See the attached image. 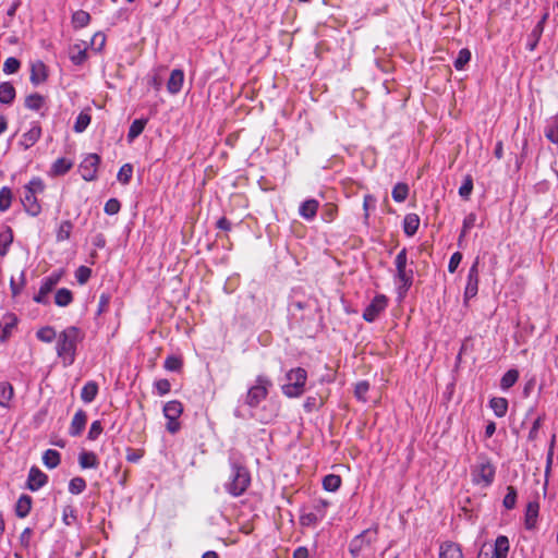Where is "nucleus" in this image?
<instances>
[{
  "label": "nucleus",
  "instance_id": "f8f14e48",
  "mask_svg": "<svg viewBox=\"0 0 558 558\" xmlns=\"http://www.w3.org/2000/svg\"><path fill=\"white\" fill-rule=\"evenodd\" d=\"M60 277L58 275H51L45 278L40 284L39 291L36 295H34V301L36 303L46 304L47 295L53 290V288L59 282Z\"/></svg>",
  "mask_w": 558,
  "mask_h": 558
},
{
  "label": "nucleus",
  "instance_id": "58836bf2",
  "mask_svg": "<svg viewBox=\"0 0 558 558\" xmlns=\"http://www.w3.org/2000/svg\"><path fill=\"white\" fill-rule=\"evenodd\" d=\"M73 300L72 292L69 289L62 288L56 292L54 303L58 306H68Z\"/></svg>",
  "mask_w": 558,
  "mask_h": 558
},
{
  "label": "nucleus",
  "instance_id": "7ed1b4c3",
  "mask_svg": "<svg viewBox=\"0 0 558 558\" xmlns=\"http://www.w3.org/2000/svg\"><path fill=\"white\" fill-rule=\"evenodd\" d=\"M377 538L378 531L376 527L366 529L353 537L349 545V553L352 558H359L362 555L372 553L373 545L377 542Z\"/></svg>",
  "mask_w": 558,
  "mask_h": 558
},
{
  "label": "nucleus",
  "instance_id": "338daca9",
  "mask_svg": "<svg viewBox=\"0 0 558 558\" xmlns=\"http://www.w3.org/2000/svg\"><path fill=\"white\" fill-rule=\"evenodd\" d=\"M102 432V426L100 421H94L90 425L89 432H88V439L95 440L98 438V436Z\"/></svg>",
  "mask_w": 558,
  "mask_h": 558
},
{
  "label": "nucleus",
  "instance_id": "49530a36",
  "mask_svg": "<svg viewBox=\"0 0 558 558\" xmlns=\"http://www.w3.org/2000/svg\"><path fill=\"white\" fill-rule=\"evenodd\" d=\"M86 488V482L83 477H73L69 483V492L73 495L83 493Z\"/></svg>",
  "mask_w": 558,
  "mask_h": 558
},
{
  "label": "nucleus",
  "instance_id": "6e6552de",
  "mask_svg": "<svg viewBox=\"0 0 558 558\" xmlns=\"http://www.w3.org/2000/svg\"><path fill=\"white\" fill-rule=\"evenodd\" d=\"M163 415L168 420L166 429L170 434H177L181 429L179 417L183 412V404L179 400L168 401L163 407Z\"/></svg>",
  "mask_w": 558,
  "mask_h": 558
},
{
  "label": "nucleus",
  "instance_id": "c03bdc74",
  "mask_svg": "<svg viewBox=\"0 0 558 558\" xmlns=\"http://www.w3.org/2000/svg\"><path fill=\"white\" fill-rule=\"evenodd\" d=\"M470 60H471L470 50L466 48H463L459 51L458 57L456 58V60L453 62V65L458 71H461L470 62Z\"/></svg>",
  "mask_w": 558,
  "mask_h": 558
},
{
  "label": "nucleus",
  "instance_id": "ddd939ff",
  "mask_svg": "<svg viewBox=\"0 0 558 558\" xmlns=\"http://www.w3.org/2000/svg\"><path fill=\"white\" fill-rule=\"evenodd\" d=\"M48 482V476L36 466H32L27 478V488L36 492L45 486Z\"/></svg>",
  "mask_w": 558,
  "mask_h": 558
},
{
  "label": "nucleus",
  "instance_id": "20e7f679",
  "mask_svg": "<svg viewBox=\"0 0 558 558\" xmlns=\"http://www.w3.org/2000/svg\"><path fill=\"white\" fill-rule=\"evenodd\" d=\"M272 386L271 380L265 375H258L255 384L251 386L245 396V404L250 408H256L268 396V390Z\"/></svg>",
  "mask_w": 558,
  "mask_h": 558
},
{
  "label": "nucleus",
  "instance_id": "f3484780",
  "mask_svg": "<svg viewBox=\"0 0 558 558\" xmlns=\"http://www.w3.org/2000/svg\"><path fill=\"white\" fill-rule=\"evenodd\" d=\"M547 19V14H545L542 20L534 26L532 32L527 36L526 41V49L530 51L535 50L537 47V44L542 37L543 31H544V24Z\"/></svg>",
  "mask_w": 558,
  "mask_h": 558
},
{
  "label": "nucleus",
  "instance_id": "e433bc0d",
  "mask_svg": "<svg viewBox=\"0 0 558 558\" xmlns=\"http://www.w3.org/2000/svg\"><path fill=\"white\" fill-rule=\"evenodd\" d=\"M519 372L517 369H509L506 372L500 379V388L502 390L510 389L518 380Z\"/></svg>",
  "mask_w": 558,
  "mask_h": 558
},
{
  "label": "nucleus",
  "instance_id": "37998d69",
  "mask_svg": "<svg viewBox=\"0 0 558 558\" xmlns=\"http://www.w3.org/2000/svg\"><path fill=\"white\" fill-rule=\"evenodd\" d=\"M409 194V186L405 183H397L392 189V198L398 202L402 203L407 199Z\"/></svg>",
  "mask_w": 558,
  "mask_h": 558
},
{
  "label": "nucleus",
  "instance_id": "4c0bfd02",
  "mask_svg": "<svg viewBox=\"0 0 558 558\" xmlns=\"http://www.w3.org/2000/svg\"><path fill=\"white\" fill-rule=\"evenodd\" d=\"M13 193L12 190L8 186H3L0 189V211H7L12 204Z\"/></svg>",
  "mask_w": 558,
  "mask_h": 558
},
{
  "label": "nucleus",
  "instance_id": "5701e85b",
  "mask_svg": "<svg viewBox=\"0 0 558 558\" xmlns=\"http://www.w3.org/2000/svg\"><path fill=\"white\" fill-rule=\"evenodd\" d=\"M510 549L509 539L505 535H499L493 546L492 556L494 558H507Z\"/></svg>",
  "mask_w": 558,
  "mask_h": 558
},
{
  "label": "nucleus",
  "instance_id": "09e8293b",
  "mask_svg": "<svg viewBox=\"0 0 558 558\" xmlns=\"http://www.w3.org/2000/svg\"><path fill=\"white\" fill-rule=\"evenodd\" d=\"M517 502V490L513 486L507 487V494L504 498V506L506 509H513Z\"/></svg>",
  "mask_w": 558,
  "mask_h": 558
},
{
  "label": "nucleus",
  "instance_id": "bf43d9fd",
  "mask_svg": "<svg viewBox=\"0 0 558 558\" xmlns=\"http://www.w3.org/2000/svg\"><path fill=\"white\" fill-rule=\"evenodd\" d=\"M24 284H25V274H24V271H22L20 274V281L19 282H16L14 280V278H11L10 288H11L13 296H16L22 291Z\"/></svg>",
  "mask_w": 558,
  "mask_h": 558
},
{
  "label": "nucleus",
  "instance_id": "dca6fc26",
  "mask_svg": "<svg viewBox=\"0 0 558 558\" xmlns=\"http://www.w3.org/2000/svg\"><path fill=\"white\" fill-rule=\"evenodd\" d=\"M87 422V414L84 410H78L71 422L69 434L73 437H76L82 434L85 428Z\"/></svg>",
  "mask_w": 558,
  "mask_h": 558
},
{
  "label": "nucleus",
  "instance_id": "4d7b16f0",
  "mask_svg": "<svg viewBox=\"0 0 558 558\" xmlns=\"http://www.w3.org/2000/svg\"><path fill=\"white\" fill-rule=\"evenodd\" d=\"M163 366L167 371L177 372L182 367V361L177 356L170 355L166 359Z\"/></svg>",
  "mask_w": 558,
  "mask_h": 558
},
{
  "label": "nucleus",
  "instance_id": "1a4fd4ad",
  "mask_svg": "<svg viewBox=\"0 0 558 558\" xmlns=\"http://www.w3.org/2000/svg\"><path fill=\"white\" fill-rule=\"evenodd\" d=\"M478 264L480 260L476 258L472 266L469 269L466 284L464 289V303H468L471 299L476 296L478 292V282H480V274H478Z\"/></svg>",
  "mask_w": 558,
  "mask_h": 558
},
{
  "label": "nucleus",
  "instance_id": "a878e982",
  "mask_svg": "<svg viewBox=\"0 0 558 558\" xmlns=\"http://www.w3.org/2000/svg\"><path fill=\"white\" fill-rule=\"evenodd\" d=\"M32 509V497L28 495H21L15 504V514L19 518L28 515Z\"/></svg>",
  "mask_w": 558,
  "mask_h": 558
},
{
  "label": "nucleus",
  "instance_id": "69168bd1",
  "mask_svg": "<svg viewBox=\"0 0 558 558\" xmlns=\"http://www.w3.org/2000/svg\"><path fill=\"white\" fill-rule=\"evenodd\" d=\"M462 260V254L460 252H456L451 255L448 264V270L449 272L453 274L457 268L459 267L460 263Z\"/></svg>",
  "mask_w": 558,
  "mask_h": 558
},
{
  "label": "nucleus",
  "instance_id": "c9c22d12",
  "mask_svg": "<svg viewBox=\"0 0 558 558\" xmlns=\"http://www.w3.org/2000/svg\"><path fill=\"white\" fill-rule=\"evenodd\" d=\"M90 15L84 10H77L72 15V24L74 28H82L89 24Z\"/></svg>",
  "mask_w": 558,
  "mask_h": 558
},
{
  "label": "nucleus",
  "instance_id": "a19ab883",
  "mask_svg": "<svg viewBox=\"0 0 558 558\" xmlns=\"http://www.w3.org/2000/svg\"><path fill=\"white\" fill-rule=\"evenodd\" d=\"M341 485V477L337 474H328L323 478V487L328 492H336Z\"/></svg>",
  "mask_w": 558,
  "mask_h": 558
},
{
  "label": "nucleus",
  "instance_id": "79ce46f5",
  "mask_svg": "<svg viewBox=\"0 0 558 558\" xmlns=\"http://www.w3.org/2000/svg\"><path fill=\"white\" fill-rule=\"evenodd\" d=\"M73 166V162L66 158H58L52 165V171L57 175L66 173Z\"/></svg>",
  "mask_w": 558,
  "mask_h": 558
},
{
  "label": "nucleus",
  "instance_id": "f704fd0d",
  "mask_svg": "<svg viewBox=\"0 0 558 558\" xmlns=\"http://www.w3.org/2000/svg\"><path fill=\"white\" fill-rule=\"evenodd\" d=\"M73 230V223L70 220H64L60 223L57 233L56 240L57 242H63L70 239Z\"/></svg>",
  "mask_w": 558,
  "mask_h": 558
},
{
  "label": "nucleus",
  "instance_id": "a211bd4d",
  "mask_svg": "<svg viewBox=\"0 0 558 558\" xmlns=\"http://www.w3.org/2000/svg\"><path fill=\"white\" fill-rule=\"evenodd\" d=\"M22 204L25 211L32 217L38 216L41 211V206L38 203L36 194L24 192V196L22 197Z\"/></svg>",
  "mask_w": 558,
  "mask_h": 558
},
{
  "label": "nucleus",
  "instance_id": "8fccbe9b",
  "mask_svg": "<svg viewBox=\"0 0 558 558\" xmlns=\"http://www.w3.org/2000/svg\"><path fill=\"white\" fill-rule=\"evenodd\" d=\"M9 322L4 324L2 327V331L0 333V342H5L9 337L11 336L12 329L16 325V317L15 316H9Z\"/></svg>",
  "mask_w": 558,
  "mask_h": 558
},
{
  "label": "nucleus",
  "instance_id": "9b49d317",
  "mask_svg": "<svg viewBox=\"0 0 558 558\" xmlns=\"http://www.w3.org/2000/svg\"><path fill=\"white\" fill-rule=\"evenodd\" d=\"M387 306V298L385 295H376L373 301L366 306L363 318L372 323Z\"/></svg>",
  "mask_w": 558,
  "mask_h": 558
},
{
  "label": "nucleus",
  "instance_id": "4be33fe9",
  "mask_svg": "<svg viewBox=\"0 0 558 558\" xmlns=\"http://www.w3.org/2000/svg\"><path fill=\"white\" fill-rule=\"evenodd\" d=\"M319 207L318 201L310 198L304 201L299 208L300 216L305 220H313Z\"/></svg>",
  "mask_w": 558,
  "mask_h": 558
},
{
  "label": "nucleus",
  "instance_id": "423d86ee",
  "mask_svg": "<svg viewBox=\"0 0 558 558\" xmlns=\"http://www.w3.org/2000/svg\"><path fill=\"white\" fill-rule=\"evenodd\" d=\"M395 265L397 270L396 277L401 282V288L408 291L413 283L414 271L412 267H408V252L405 247L397 254Z\"/></svg>",
  "mask_w": 558,
  "mask_h": 558
},
{
  "label": "nucleus",
  "instance_id": "6e6d98bb",
  "mask_svg": "<svg viewBox=\"0 0 558 558\" xmlns=\"http://www.w3.org/2000/svg\"><path fill=\"white\" fill-rule=\"evenodd\" d=\"M369 390V384L367 381H360L355 385L354 395L359 400L366 401V393Z\"/></svg>",
  "mask_w": 558,
  "mask_h": 558
},
{
  "label": "nucleus",
  "instance_id": "0eeeda50",
  "mask_svg": "<svg viewBox=\"0 0 558 558\" xmlns=\"http://www.w3.org/2000/svg\"><path fill=\"white\" fill-rule=\"evenodd\" d=\"M495 466L487 458H480L472 470V481L476 485L489 486L495 478Z\"/></svg>",
  "mask_w": 558,
  "mask_h": 558
},
{
  "label": "nucleus",
  "instance_id": "7c9ffc66",
  "mask_svg": "<svg viewBox=\"0 0 558 558\" xmlns=\"http://www.w3.org/2000/svg\"><path fill=\"white\" fill-rule=\"evenodd\" d=\"M97 392H98L97 384L95 381H88L82 388L81 399L85 403H90L96 398Z\"/></svg>",
  "mask_w": 558,
  "mask_h": 558
},
{
  "label": "nucleus",
  "instance_id": "39448f33",
  "mask_svg": "<svg viewBox=\"0 0 558 558\" xmlns=\"http://www.w3.org/2000/svg\"><path fill=\"white\" fill-rule=\"evenodd\" d=\"M288 384L282 386V392L289 398L300 397L304 391L307 379V373L302 367H296L288 372Z\"/></svg>",
  "mask_w": 558,
  "mask_h": 558
},
{
  "label": "nucleus",
  "instance_id": "393cba45",
  "mask_svg": "<svg viewBox=\"0 0 558 558\" xmlns=\"http://www.w3.org/2000/svg\"><path fill=\"white\" fill-rule=\"evenodd\" d=\"M78 464L82 469H97L98 458L93 451H82L78 456Z\"/></svg>",
  "mask_w": 558,
  "mask_h": 558
},
{
  "label": "nucleus",
  "instance_id": "412c9836",
  "mask_svg": "<svg viewBox=\"0 0 558 558\" xmlns=\"http://www.w3.org/2000/svg\"><path fill=\"white\" fill-rule=\"evenodd\" d=\"M439 558H464L460 545L445 542L439 546Z\"/></svg>",
  "mask_w": 558,
  "mask_h": 558
},
{
  "label": "nucleus",
  "instance_id": "cd10ccee",
  "mask_svg": "<svg viewBox=\"0 0 558 558\" xmlns=\"http://www.w3.org/2000/svg\"><path fill=\"white\" fill-rule=\"evenodd\" d=\"M13 239L11 227H5V229L0 232V257H4L8 254Z\"/></svg>",
  "mask_w": 558,
  "mask_h": 558
},
{
  "label": "nucleus",
  "instance_id": "13d9d810",
  "mask_svg": "<svg viewBox=\"0 0 558 558\" xmlns=\"http://www.w3.org/2000/svg\"><path fill=\"white\" fill-rule=\"evenodd\" d=\"M90 275H92L90 268H88L86 266H80L76 269L75 278H76L78 283L84 284L85 282H87V280L89 279Z\"/></svg>",
  "mask_w": 558,
  "mask_h": 558
},
{
  "label": "nucleus",
  "instance_id": "2eb2a0df",
  "mask_svg": "<svg viewBox=\"0 0 558 558\" xmlns=\"http://www.w3.org/2000/svg\"><path fill=\"white\" fill-rule=\"evenodd\" d=\"M48 77L47 66L43 61H35L31 66V82L34 85L44 83Z\"/></svg>",
  "mask_w": 558,
  "mask_h": 558
},
{
  "label": "nucleus",
  "instance_id": "052dcab7",
  "mask_svg": "<svg viewBox=\"0 0 558 558\" xmlns=\"http://www.w3.org/2000/svg\"><path fill=\"white\" fill-rule=\"evenodd\" d=\"M544 416H538L532 424L529 432V440H536L538 438L539 429L542 427Z\"/></svg>",
  "mask_w": 558,
  "mask_h": 558
},
{
  "label": "nucleus",
  "instance_id": "f257e3e1",
  "mask_svg": "<svg viewBox=\"0 0 558 558\" xmlns=\"http://www.w3.org/2000/svg\"><path fill=\"white\" fill-rule=\"evenodd\" d=\"M81 338V331L75 326H70L59 333L56 350L64 366L74 363L76 347Z\"/></svg>",
  "mask_w": 558,
  "mask_h": 558
},
{
  "label": "nucleus",
  "instance_id": "2f4dec72",
  "mask_svg": "<svg viewBox=\"0 0 558 558\" xmlns=\"http://www.w3.org/2000/svg\"><path fill=\"white\" fill-rule=\"evenodd\" d=\"M147 123L146 119H136L132 122L130 125L129 132H128V141L129 143L133 142L136 137H138L142 132L145 129V125Z\"/></svg>",
  "mask_w": 558,
  "mask_h": 558
},
{
  "label": "nucleus",
  "instance_id": "a18cd8bd",
  "mask_svg": "<svg viewBox=\"0 0 558 558\" xmlns=\"http://www.w3.org/2000/svg\"><path fill=\"white\" fill-rule=\"evenodd\" d=\"M36 336H37L38 340H40L43 342L50 343L56 339L57 333L52 327L46 326V327L40 328L36 332Z\"/></svg>",
  "mask_w": 558,
  "mask_h": 558
},
{
  "label": "nucleus",
  "instance_id": "6ab92c4d",
  "mask_svg": "<svg viewBox=\"0 0 558 558\" xmlns=\"http://www.w3.org/2000/svg\"><path fill=\"white\" fill-rule=\"evenodd\" d=\"M184 82V73L182 70L174 69L170 73V77L167 83V89L170 94L175 95L178 94L183 85Z\"/></svg>",
  "mask_w": 558,
  "mask_h": 558
},
{
  "label": "nucleus",
  "instance_id": "864d4df0",
  "mask_svg": "<svg viewBox=\"0 0 558 558\" xmlns=\"http://www.w3.org/2000/svg\"><path fill=\"white\" fill-rule=\"evenodd\" d=\"M472 190H473V180H472V177L471 175H466L464 178V181L462 183V185L460 186L459 189V195L464 198V199H468L469 196L471 195L472 193Z\"/></svg>",
  "mask_w": 558,
  "mask_h": 558
},
{
  "label": "nucleus",
  "instance_id": "473e14b6",
  "mask_svg": "<svg viewBox=\"0 0 558 558\" xmlns=\"http://www.w3.org/2000/svg\"><path fill=\"white\" fill-rule=\"evenodd\" d=\"M61 457L57 450L47 449L43 454V462L48 469H54L60 464Z\"/></svg>",
  "mask_w": 558,
  "mask_h": 558
},
{
  "label": "nucleus",
  "instance_id": "9d476101",
  "mask_svg": "<svg viewBox=\"0 0 558 558\" xmlns=\"http://www.w3.org/2000/svg\"><path fill=\"white\" fill-rule=\"evenodd\" d=\"M99 162L100 157L97 154H89L84 158L80 165V172L85 181H93L96 179Z\"/></svg>",
  "mask_w": 558,
  "mask_h": 558
},
{
  "label": "nucleus",
  "instance_id": "c756f323",
  "mask_svg": "<svg viewBox=\"0 0 558 558\" xmlns=\"http://www.w3.org/2000/svg\"><path fill=\"white\" fill-rule=\"evenodd\" d=\"M489 407L498 417H504L508 411V401L502 397H494L489 401Z\"/></svg>",
  "mask_w": 558,
  "mask_h": 558
},
{
  "label": "nucleus",
  "instance_id": "b1692460",
  "mask_svg": "<svg viewBox=\"0 0 558 558\" xmlns=\"http://www.w3.org/2000/svg\"><path fill=\"white\" fill-rule=\"evenodd\" d=\"M14 397V388L8 381L0 383V407L4 409L11 408V400Z\"/></svg>",
  "mask_w": 558,
  "mask_h": 558
},
{
  "label": "nucleus",
  "instance_id": "4468645a",
  "mask_svg": "<svg viewBox=\"0 0 558 558\" xmlns=\"http://www.w3.org/2000/svg\"><path fill=\"white\" fill-rule=\"evenodd\" d=\"M41 136V128L38 123H33L32 128L22 135L20 145L24 149L31 148Z\"/></svg>",
  "mask_w": 558,
  "mask_h": 558
},
{
  "label": "nucleus",
  "instance_id": "aec40b11",
  "mask_svg": "<svg viewBox=\"0 0 558 558\" xmlns=\"http://www.w3.org/2000/svg\"><path fill=\"white\" fill-rule=\"evenodd\" d=\"M538 511V502L531 501L527 504L524 518V525L526 530H534L536 527Z\"/></svg>",
  "mask_w": 558,
  "mask_h": 558
},
{
  "label": "nucleus",
  "instance_id": "774afa93",
  "mask_svg": "<svg viewBox=\"0 0 558 558\" xmlns=\"http://www.w3.org/2000/svg\"><path fill=\"white\" fill-rule=\"evenodd\" d=\"M33 535V530L31 527H25L24 531L20 535V544L24 548H28L31 544V538Z\"/></svg>",
  "mask_w": 558,
  "mask_h": 558
},
{
  "label": "nucleus",
  "instance_id": "e2e57ef3",
  "mask_svg": "<svg viewBox=\"0 0 558 558\" xmlns=\"http://www.w3.org/2000/svg\"><path fill=\"white\" fill-rule=\"evenodd\" d=\"M155 387L160 396L167 395L171 389L170 381L166 378L156 380Z\"/></svg>",
  "mask_w": 558,
  "mask_h": 558
},
{
  "label": "nucleus",
  "instance_id": "c85d7f7f",
  "mask_svg": "<svg viewBox=\"0 0 558 558\" xmlns=\"http://www.w3.org/2000/svg\"><path fill=\"white\" fill-rule=\"evenodd\" d=\"M420 226V218L416 214H408L403 219V230L408 236L416 233Z\"/></svg>",
  "mask_w": 558,
  "mask_h": 558
},
{
  "label": "nucleus",
  "instance_id": "3c124183",
  "mask_svg": "<svg viewBox=\"0 0 558 558\" xmlns=\"http://www.w3.org/2000/svg\"><path fill=\"white\" fill-rule=\"evenodd\" d=\"M545 136L551 143L558 144V120L550 122L546 126Z\"/></svg>",
  "mask_w": 558,
  "mask_h": 558
},
{
  "label": "nucleus",
  "instance_id": "de8ad7c7",
  "mask_svg": "<svg viewBox=\"0 0 558 558\" xmlns=\"http://www.w3.org/2000/svg\"><path fill=\"white\" fill-rule=\"evenodd\" d=\"M132 174H133V166L131 163H124L120 168L117 179L122 184H128L132 179Z\"/></svg>",
  "mask_w": 558,
  "mask_h": 558
},
{
  "label": "nucleus",
  "instance_id": "f03ea898",
  "mask_svg": "<svg viewBox=\"0 0 558 558\" xmlns=\"http://www.w3.org/2000/svg\"><path fill=\"white\" fill-rule=\"evenodd\" d=\"M231 473L229 480L225 483L226 490L232 497L242 496L251 484V474L248 470L239 462L231 461Z\"/></svg>",
  "mask_w": 558,
  "mask_h": 558
},
{
  "label": "nucleus",
  "instance_id": "bb28decb",
  "mask_svg": "<svg viewBox=\"0 0 558 558\" xmlns=\"http://www.w3.org/2000/svg\"><path fill=\"white\" fill-rule=\"evenodd\" d=\"M15 88L10 82H2L0 84V102L10 105L15 99Z\"/></svg>",
  "mask_w": 558,
  "mask_h": 558
},
{
  "label": "nucleus",
  "instance_id": "680f3d73",
  "mask_svg": "<svg viewBox=\"0 0 558 558\" xmlns=\"http://www.w3.org/2000/svg\"><path fill=\"white\" fill-rule=\"evenodd\" d=\"M104 210L107 215L118 214L120 210V202L117 198L108 199L105 204Z\"/></svg>",
  "mask_w": 558,
  "mask_h": 558
},
{
  "label": "nucleus",
  "instance_id": "5fc2aeb1",
  "mask_svg": "<svg viewBox=\"0 0 558 558\" xmlns=\"http://www.w3.org/2000/svg\"><path fill=\"white\" fill-rule=\"evenodd\" d=\"M20 66L21 62L16 58L10 57L3 63V72L5 74H13L19 71Z\"/></svg>",
  "mask_w": 558,
  "mask_h": 558
},
{
  "label": "nucleus",
  "instance_id": "603ef678",
  "mask_svg": "<svg viewBox=\"0 0 558 558\" xmlns=\"http://www.w3.org/2000/svg\"><path fill=\"white\" fill-rule=\"evenodd\" d=\"M44 187L43 181L39 178H34L25 185V193L37 195L44 191Z\"/></svg>",
  "mask_w": 558,
  "mask_h": 558
},
{
  "label": "nucleus",
  "instance_id": "72a5a7b5",
  "mask_svg": "<svg viewBox=\"0 0 558 558\" xmlns=\"http://www.w3.org/2000/svg\"><path fill=\"white\" fill-rule=\"evenodd\" d=\"M90 120H92V117H90L88 110L81 111L80 114L77 116L76 121L73 126L74 132H76V133L84 132L87 129V126L89 125Z\"/></svg>",
  "mask_w": 558,
  "mask_h": 558
},
{
  "label": "nucleus",
  "instance_id": "ea45409f",
  "mask_svg": "<svg viewBox=\"0 0 558 558\" xmlns=\"http://www.w3.org/2000/svg\"><path fill=\"white\" fill-rule=\"evenodd\" d=\"M45 102L44 96L35 93L31 94L25 98V107L29 110L38 111Z\"/></svg>",
  "mask_w": 558,
  "mask_h": 558
},
{
  "label": "nucleus",
  "instance_id": "0e129e2a",
  "mask_svg": "<svg viewBox=\"0 0 558 558\" xmlns=\"http://www.w3.org/2000/svg\"><path fill=\"white\" fill-rule=\"evenodd\" d=\"M70 59L76 65L84 63L87 59L86 49H78L76 52L72 51Z\"/></svg>",
  "mask_w": 558,
  "mask_h": 558
}]
</instances>
